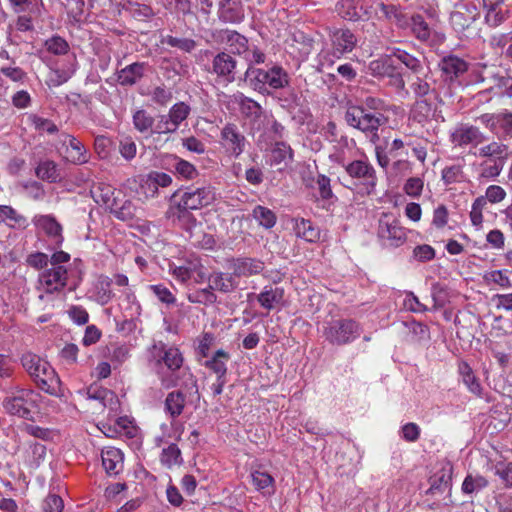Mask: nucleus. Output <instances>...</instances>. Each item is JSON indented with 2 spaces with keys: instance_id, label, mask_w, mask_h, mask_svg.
Listing matches in <instances>:
<instances>
[{
  "instance_id": "obj_47",
  "label": "nucleus",
  "mask_w": 512,
  "mask_h": 512,
  "mask_svg": "<svg viewBox=\"0 0 512 512\" xmlns=\"http://www.w3.org/2000/svg\"><path fill=\"white\" fill-rule=\"evenodd\" d=\"M160 461L168 468L181 464V451L178 446L176 444H170L167 448H164L161 453Z\"/></svg>"
},
{
  "instance_id": "obj_45",
  "label": "nucleus",
  "mask_w": 512,
  "mask_h": 512,
  "mask_svg": "<svg viewBox=\"0 0 512 512\" xmlns=\"http://www.w3.org/2000/svg\"><path fill=\"white\" fill-rule=\"evenodd\" d=\"M187 299L190 303L210 305L216 302L217 297L208 286V288L189 292L187 294Z\"/></svg>"
},
{
  "instance_id": "obj_14",
  "label": "nucleus",
  "mask_w": 512,
  "mask_h": 512,
  "mask_svg": "<svg viewBox=\"0 0 512 512\" xmlns=\"http://www.w3.org/2000/svg\"><path fill=\"white\" fill-rule=\"evenodd\" d=\"M223 147L233 156L238 157L245 149L246 138L235 124H227L221 130Z\"/></svg>"
},
{
  "instance_id": "obj_3",
  "label": "nucleus",
  "mask_w": 512,
  "mask_h": 512,
  "mask_svg": "<svg viewBox=\"0 0 512 512\" xmlns=\"http://www.w3.org/2000/svg\"><path fill=\"white\" fill-rule=\"evenodd\" d=\"M215 200L216 189L211 185L188 188L173 195L174 205L170 207L168 214L174 215V209H177L179 214H186L190 210H198L207 207ZM178 217H180V215H178Z\"/></svg>"
},
{
  "instance_id": "obj_44",
  "label": "nucleus",
  "mask_w": 512,
  "mask_h": 512,
  "mask_svg": "<svg viewBox=\"0 0 512 512\" xmlns=\"http://www.w3.org/2000/svg\"><path fill=\"white\" fill-rule=\"evenodd\" d=\"M252 215L259 225L266 229L272 228L276 223L274 212L264 206H256L253 209Z\"/></svg>"
},
{
  "instance_id": "obj_30",
  "label": "nucleus",
  "mask_w": 512,
  "mask_h": 512,
  "mask_svg": "<svg viewBox=\"0 0 512 512\" xmlns=\"http://www.w3.org/2000/svg\"><path fill=\"white\" fill-rule=\"evenodd\" d=\"M0 220L13 229H25L28 227L27 218L8 205H0Z\"/></svg>"
},
{
  "instance_id": "obj_57",
  "label": "nucleus",
  "mask_w": 512,
  "mask_h": 512,
  "mask_svg": "<svg viewBox=\"0 0 512 512\" xmlns=\"http://www.w3.org/2000/svg\"><path fill=\"white\" fill-rule=\"evenodd\" d=\"M28 120L39 132H47L49 134H53L58 131L57 126L49 119L31 114L29 115Z\"/></svg>"
},
{
  "instance_id": "obj_13",
  "label": "nucleus",
  "mask_w": 512,
  "mask_h": 512,
  "mask_svg": "<svg viewBox=\"0 0 512 512\" xmlns=\"http://www.w3.org/2000/svg\"><path fill=\"white\" fill-rule=\"evenodd\" d=\"M450 138L452 144L458 147L477 146L485 140V136L479 128L469 124L457 126L451 133Z\"/></svg>"
},
{
  "instance_id": "obj_5",
  "label": "nucleus",
  "mask_w": 512,
  "mask_h": 512,
  "mask_svg": "<svg viewBox=\"0 0 512 512\" xmlns=\"http://www.w3.org/2000/svg\"><path fill=\"white\" fill-rule=\"evenodd\" d=\"M331 49H323L319 53V66H332L336 59H340L344 54L351 52L356 44L357 38L354 33L347 28H334L329 31Z\"/></svg>"
},
{
  "instance_id": "obj_42",
  "label": "nucleus",
  "mask_w": 512,
  "mask_h": 512,
  "mask_svg": "<svg viewBox=\"0 0 512 512\" xmlns=\"http://www.w3.org/2000/svg\"><path fill=\"white\" fill-rule=\"evenodd\" d=\"M173 160L172 166L178 177L193 180L198 176V170L192 163L179 157H174Z\"/></svg>"
},
{
  "instance_id": "obj_10",
  "label": "nucleus",
  "mask_w": 512,
  "mask_h": 512,
  "mask_svg": "<svg viewBox=\"0 0 512 512\" xmlns=\"http://www.w3.org/2000/svg\"><path fill=\"white\" fill-rule=\"evenodd\" d=\"M68 271L64 266L46 269L39 275L38 289L46 294L61 292L67 284Z\"/></svg>"
},
{
  "instance_id": "obj_53",
  "label": "nucleus",
  "mask_w": 512,
  "mask_h": 512,
  "mask_svg": "<svg viewBox=\"0 0 512 512\" xmlns=\"http://www.w3.org/2000/svg\"><path fill=\"white\" fill-rule=\"evenodd\" d=\"M411 22L412 32L416 38L420 41H427L430 37V28L423 17L420 15L413 16Z\"/></svg>"
},
{
  "instance_id": "obj_39",
  "label": "nucleus",
  "mask_w": 512,
  "mask_h": 512,
  "mask_svg": "<svg viewBox=\"0 0 512 512\" xmlns=\"http://www.w3.org/2000/svg\"><path fill=\"white\" fill-rule=\"evenodd\" d=\"M229 359V354L226 351L219 349L215 352L212 359L206 362V366L217 374L219 379H221L226 375V364Z\"/></svg>"
},
{
  "instance_id": "obj_52",
  "label": "nucleus",
  "mask_w": 512,
  "mask_h": 512,
  "mask_svg": "<svg viewBox=\"0 0 512 512\" xmlns=\"http://www.w3.org/2000/svg\"><path fill=\"white\" fill-rule=\"evenodd\" d=\"M118 151L126 161H131L136 157L137 145L132 137L125 136L119 141Z\"/></svg>"
},
{
  "instance_id": "obj_18",
  "label": "nucleus",
  "mask_w": 512,
  "mask_h": 512,
  "mask_svg": "<svg viewBox=\"0 0 512 512\" xmlns=\"http://www.w3.org/2000/svg\"><path fill=\"white\" fill-rule=\"evenodd\" d=\"M337 14L346 20L358 21L370 17V12L359 4L358 0H338L335 5Z\"/></svg>"
},
{
  "instance_id": "obj_61",
  "label": "nucleus",
  "mask_w": 512,
  "mask_h": 512,
  "mask_svg": "<svg viewBox=\"0 0 512 512\" xmlns=\"http://www.w3.org/2000/svg\"><path fill=\"white\" fill-rule=\"evenodd\" d=\"M72 74H73V71L68 72V71H61L58 69H52L49 72L48 77H47V81H46L47 85L50 87H58V86L64 84L65 82H67Z\"/></svg>"
},
{
  "instance_id": "obj_50",
  "label": "nucleus",
  "mask_w": 512,
  "mask_h": 512,
  "mask_svg": "<svg viewBox=\"0 0 512 512\" xmlns=\"http://www.w3.org/2000/svg\"><path fill=\"white\" fill-rule=\"evenodd\" d=\"M190 114V107L184 102H178L174 104L167 114L173 124L178 128L179 125L188 117Z\"/></svg>"
},
{
  "instance_id": "obj_20",
  "label": "nucleus",
  "mask_w": 512,
  "mask_h": 512,
  "mask_svg": "<svg viewBox=\"0 0 512 512\" xmlns=\"http://www.w3.org/2000/svg\"><path fill=\"white\" fill-rule=\"evenodd\" d=\"M87 396L90 400L98 401L103 408H108L110 412L116 413L119 408L117 395L113 391L96 384L89 386Z\"/></svg>"
},
{
  "instance_id": "obj_60",
  "label": "nucleus",
  "mask_w": 512,
  "mask_h": 512,
  "mask_svg": "<svg viewBox=\"0 0 512 512\" xmlns=\"http://www.w3.org/2000/svg\"><path fill=\"white\" fill-rule=\"evenodd\" d=\"M424 187V181L423 179L419 177H411L407 179V181L404 184V191L405 193L412 197V198H418L420 197Z\"/></svg>"
},
{
  "instance_id": "obj_63",
  "label": "nucleus",
  "mask_w": 512,
  "mask_h": 512,
  "mask_svg": "<svg viewBox=\"0 0 512 512\" xmlns=\"http://www.w3.org/2000/svg\"><path fill=\"white\" fill-rule=\"evenodd\" d=\"M22 187L26 195L34 200H41L45 195L43 185L37 181H27Z\"/></svg>"
},
{
  "instance_id": "obj_25",
  "label": "nucleus",
  "mask_w": 512,
  "mask_h": 512,
  "mask_svg": "<svg viewBox=\"0 0 512 512\" xmlns=\"http://www.w3.org/2000/svg\"><path fill=\"white\" fill-rule=\"evenodd\" d=\"M256 297L261 307L271 311L278 305L282 304L284 299V289L280 287L266 286Z\"/></svg>"
},
{
  "instance_id": "obj_31",
  "label": "nucleus",
  "mask_w": 512,
  "mask_h": 512,
  "mask_svg": "<svg viewBox=\"0 0 512 512\" xmlns=\"http://www.w3.org/2000/svg\"><path fill=\"white\" fill-rule=\"evenodd\" d=\"M264 269V264L260 260L251 259V258H239L236 259L233 263V273L234 275L241 276H251L260 273Z\"/></svg>"
},
{
  "instance_id": "obj_54",
  "label": "nucleus",
  "mask_w": 512,
  "mask_h": 512,
  "mask_svg": "<svg viewBox=\"0 0 512 512\" xmlns=\"http://www.w3.org/2000/svg\"><path fill=\"white\" fill-rule=\"evenodd\" d=\"M488 485V481L482 476L468 475L462 483V491L466 494L478 492Z\"/></svg>"
},
{
  "instance_id": "obj_23",
  "label": "nucleus",
  "mask_w": 512,
  "mask_h": 512,
  "mask_svg": "<svg viewBox=\"0 0 512 512\" xmlns=\"http://www.w3.org/2000/svg\"><path fill=\"white\" fill-rule=\"evenodd\" d=\"M458 372L462 383L466 386L468 391L477 397H482L483 387L470 365L465 361L459 362Z\"/></svg>"
},
{
  "instance_id": "obj_9",
  "label": "nucleus",
  "mask_w": 512,
  "mask_h": 512,
  "mask_svg": "<svg viewBox=\"0 0 512 512\" xmlns=\"http://www.w3.org/2000/svg\"><path fill=\"white\" fill-rule=\"evenodd\" d=\"M378 236L388 245L398 247L406 241L405 229L397 218L388 213L382 214L379 219Z\"/></svg>"
},
{
  "instance_id": "obj_33",
  "label": "nucleus",
  "mask_w": 512,
  "mask_h": 512,
  "mask_svg": "<svg viewBox=\"0 0 512 512\" xmlns=\"http://www.w3.org/2000/svg\"><path fill=\"white\" fill-rule=\"evenodd\" d=\"M36 176L49 183H56L61 180V173L58 165L52 160L41 161L35 168Z\"/></svg>"
},
{
  "instance_id": "obj_56",
  "label": "nucleus",
  "mask_w": 512,
  "mask_h": 512,
  "mask_svg": "<svg viewBox=\"0 0 512 512\" xmlns=\"http://www.w3.org/2000/svg\"><path fill=\"white\" fill-rule=\"evenodd\" d=\"M162 43L167 44L171 47H176L184 52H191L195 46L196 43L194 40L189 38H178L171 35L166 36Z\"/></svg>"
},
{
  "instance_id": "obj_15",
  "label": "nucleus",
  "mask_w": 512,
  "mask_h": 512,
  "mask_svg": "<svg viewBox=\"0 0 512 512\" xmlns=\"http://www.w3.org/2000/svg\"><path fill=\"white\" fill-rule=\"evenodd\" d=\"M347 174L361 180L369 190H373L377 183L376 171L367 161L355 160L345 166Z\"/></svg>"
},
{
  "instance_id": "obj_1",
  "label": "nucleus",
  "mask_w": 512,
  "mask_h": 512,
  "mask_svg": "<svg viewBox=\"0 0 512 512\" xmlns=\"http://www.w3.org/2000/svg\"><path fill=\"white\" fill-rule=\"evenodd\" d=\"M475 155L482 159L476 165L479 178L495 179L502 172L507 160L509 159V146L497 141H492L481 146Z\"/></svg>"
},
{
  "instance_id": "obj_21",
  "label": "nucleus",
  "mask_w": 512,
  "mask_h": 512,
  "mask_svg": "<svg viewBox=\"0 0 512 512\" xmlns=\"http://www.w3.org/2000/svg\"><path fill=\"white\" fill-rule=\"evenodd\" d=\"M213 72L227 82L235 80L234 70L236 68L235 59L227 53L221 52L213 59Z\"/></svg>"
},
{
  "instance_id": "obj_43",
  "label": "nucleus",
  "mask_w": 512,
  "mask_h": 512,
  "mask_svg": "<svg viewBox=\"0 0 512 512\" xmlns=\"http://www.w3.org/2000/svg\"><path fill=\"white\" fill-rule=\"evenodd\" d=\"M91 192L94 200L97 203L102 204L108 208H112V206L114 205L115 192L111 186L102 184L93 189Z\"/></svg>"
},
{
  "instance_id": "obj_49",
  "label": "nucleus",
  "mask_w": 512,
  "mask_h": 512,
  "mask_svg": "<svg viewBox=\"0 0 512 512\" xmlns=\"http://www.w3.org/2000/svg\"><path fill=\"white\" fill-rule=\"evenodd\" d=\"M432 104L427 98H420L417 100L412 108L414 119L418 122H423L432 115Z\"/></svg>"
},
{
  "instance_id": "obj_37",
  "label": "nucleus",
  "mask_w": 512,
  "mask_h": 512,
  "mask_svg": "<svg viewBox=\"0 0 512 512\" xmlns=\"http://www.w3.org/2000/svg\"><path fill=\"white\" fill-rule=\"evenodd\" d=\"M134 128L141 134H152L155 119L145 110L138 109L132 117Z\"/></svg>"
},
{
  "instance_id": "obj_17",
  "label": "nucleus",
  "mask_w": 512,
  "mask_h": 512,
  "mask_svg": "<svg viewBox=\"0 0 512 512\" xmlns=\"http://www.w3.org/2000/svg\"><path fill=\"white\" fill-rule=\"evenodd\" d=\"M35 227L43 231L56 245L63 242L62 226L52 215H35L32 219Z\"/></svg>"
},
{
  "instance_id": "obj_16",
  "label": "nucleus",
  "mask_w": 512,
  "mask_h": 512,
  "mask_svg": "<svg viewBox=\"0 0 512 512\" xmlns=\"http://www.w3.org/2000/svg\"><path fill=\"white\" fill-rule=\"evenodd\" d=\"M112 280L105 275H100L88 291V298L97 304L104 306L114 297Z\"/></svg>"
},
{
  "instance_id": "obj_34",
  "label": "nucleus",
  "mask_w": 512,
  "mask_h": 512,
  "mask_svg": "<svg viewBox=\"0 0 512 512\" xmlns=\"http://www.w3.org/2000/svg\"><path fill=\"white\" fill-rule=\"evenodd\" d=\"M145 64L135 62L123 68L118 73V81L121 85L135 84L144 73Z\"/></svg>"
},
{
  "instance_id": "obj_36",
  "label": "nucleus",
  "mask_w": 512,
  "mask_h": 512,
  "mask_svg": "<svg viewBox=\"0 0 512 512\" xmlns=\"http://www.w3.org/2000/svg\"><path fill=\"white\" fill-rule=\"evenodd\" d=\"M483 279L488 286H497L502 289L512 287V281L509 277L508 270H492L487 271L483 275Z\"/></svg>"
},
{
  "instance_id": "obj_55",
  "label": "nucleus",
  "mask_w": 512,
  "mask_h": 512,
  "mask_svg": "<svg viewBox=\"0 0 512 512\" xmlns=\"http://www.w3.org/2000/svg\"><path fill=\"white\" fill-rule=\"evenodd\" d=\"M507 193L503 187L500 185H490L486 188L485 195L479 196L478 198H483L485 204H497L503 201L506 197Z\"/></svg>"
},
{
  "instance_id": "obj_19",
  "label": "nucleus",
  "mask_w": 512,
  "mask_h": 512,
  "mask_svg": "<svg viewBox=\"0 0 512 512\" xmlns=\"http://www.w3.org/2000/svg\"><path fill=\"white\" fill-rule=\"evenodd\" d=\"M375 15L379 20H387L395 23L398 27L404 28L408 26L409 22L407 17L402 13L399 7L395 5H388L382 1H375Z\"/></svg>"
},
{
  "instance_id": "obj_62",
  "label": "nucleus",
  "mask_w": 512,
  "mask_h": 512,
  "mask_svg": "<svg viewBox=\"0 0 512 512\" xmlns=\"http://www.w3.org/2000/svg\"><path fill=\"white\" fill-rule=\"evenodd\" d=\"M177 130V127L173 124L168 115H161L154 123L152 134H168L173 133Z\"/></svg>"
},
{
  "instance_id": "obj_46",
  "label": "nucleus",
  "mask_w": 512,
  "mask_h": 512,
  "mask_svg": "<svg viewBox=\"0 0 512 512\" xmlns=\"http://www.w3.org/2000/svg\"><path fill=\"white\" fill-rule=\"evenodd\" d=\"M392 59L395 58L403 63L408 69L414 73H419L422 69L420 61L413 55L399 48L393 49L391 53Z\"/></svg>"
},
{
  "instance_id": "obj_6",
  "label": "nucleus",
  "mask_w": 512,
  "mask_h": 512,
  "mask_svg": "<svg viewBox=\"0 0 512 512\" xmlns=\"http://www.w3.org/2000/svg\"><path fill=\"white\" fill-rule=\"evenodd\" d=\"M245 76L254 90L260 92L266 91L268 87L274 90L283 89L290 82L288 73L278 65H274L268 70L248 67Z\"/></svg>"
},
{
  "instance_id": "obj_35",
  "label": "nucleus",
  "mask_w": 512,
  "mask_h": 512,
  "mask_svg": "<svg viewBox=\"0 0 512 512\" xmlns=\"http://www.w3.org/2000/svg\"><path fill=\"white\" fill-rule=\"evenodd\" d=\"M255 489L263 494L274 493V478L267 472L254 470L250 474Z\"/></svg>"
},
{
  "instance_id": "obj_29",
  "label": "nucleus",
  "mask_w": 512,
  "mask_h": 512,
  "mask_svg": "<svg viewBox=\"0 0 512 512\" xmlns=\"http://www.w3.org/2000/svg\"><path fill=\"white\" fill-rule=\"evenodd\" d=\"M229 103L237 104L241 112L247 117L258 118L262 113L261 106L243 93L237 92L230 97Z\"/></svg>"
},
{
  "instance_id": "obj_4",
  "label": "nucleus",
  "mask_w": 512,
  "mask_h": 512,
  "mask_svg": "<svg viewBox=\"0 0 512 512\" xmlns=\"http://www.w3.org/2000/svg\"><path fill=\"white\" fill-rule=\"evenodd\" d=\"M41 395L29 388H11L3 400V408L10 415L30 418L38 409Z\"/></svg>"
},
{
  "instance_id": "obj_58",
  "label": "nucleus",
  "mask_w": 512,
  "mask_h": 512,
  "mask_svg": "<svg viewBox=\"0 0 512 512\" xmlns=\"http://www.w3.org/2000/svg\"><path fill=\"white\" fill-rule=\"evenodd\" d=\"M149 289L154 293V295L161 301L167 305L174 304L176 302L175 296L172 292L163 284H154L150 285Z\"/></svg>"
},
{
  "instance_id": "obj_59",
  "label": "nucleus",
  "mask_w": 512,
  "mask_h": 512,
  "mask_svg": "<svg viewBox=\"0 0 512 512\" xmlns=\"http://www.w3.org/2000/svg\"><path fill=\"white\" fill-rule=\"evenodd\" d=\"M46 49L55 55L67 53L69 49L68 43L59 36H54L45 42Z\"/></svg>"
},
{
  "instance_id": "obj_64",
  "label": "nucleus",
  "mask_w": 512,
  "mask_h": 512,
  "mask_svg": "<svg viewBox=\"0 0 512 512\" xmlns=\"http://www.w3.org/2000/svg\"><path fill=\"white\" fill-rule=\"evenodd\" d=\"M152 100L162 106L167 105L172 99V92L165 86H157L151 92Z\"/></svg>"
},
{
  "instance_id": "obj_38",
  "label": "nucleus",
  "mask_w": 512,
  "mask_h": 512,
  "mask_svg": "<svg viewBox=\"0 0 512 512\" xmlns=\"http://www.w3.org/2000/svg\"><path fill=\"white\" fill-rule=\"evenodd\" d=\"M293 153L289 145L277 142L271 150L270 160L272 165L287 166L292 161Z\"/></svg>"
},
{
  "instance_id": "obj_2",
  "label": "nucleus",
  "mask_w": 512,
  "mask_h": 512,
  "mask_svg": "<svg viewBox=\"0 0 512 512\" xmlns=\"http://www.w3.org/2000/svg\"><path fill=\"white\" fill-rule=\"evenodd\" d=\"M21 362L25 370L43 391L57 395L60 389V379L53 367L44 359L33 353L22 356Z\"/></svg>"
},
{
  "instance_id": "obj_28",
  "label": "nucleus",
  "mask_w": 512,
  "mask_h": 512,
  "mask_svg": "<svg viewBox=\"0 0 512 512\" xmlns=\"http://www.w3.org/2000/svg\"><path fill=\"white\" fill-rule=\"evenodd\" d=\"M221 39L233 54L243 56L247 52L249 43L246 37L236 31L225 30L221 33Z\"/></svg>"
},
{
  "instance_id": "obj_7",
  "label": "nucleus",
  "mask_w": 512,
  "mask_h": 512,
  "mask_svg": "<svg viewBox=\"0 0 512 512\" xmlns=\"http://www.w3.org/2000/svg\"><path fill=\"white\" fill-rule=\"evenodd\" d=\"M361 334V325L349 318L335 319L323 327V336L332 345L342 346L356 340Z\"/></svg>"
},
{
  "instance_id": "obj_51",
  "label": "nucleus",
  "mask_w": 512,
  "mask_h": 512,
  "mask_svg": "<svg viewBox=\"0 0 512 512\" xmlns=\"http://www.w3.org/2000/svg\"><path fill=\"white\" fill-rule=\"evenodd\" d=\"M9 2L16 13H35L43 5L42 0H9Z\"/></svg>"
},
{
  "instance_id": "obj_40",
  "label": "nucleus",
  "mask_w": 512,
  "mask_h": 512,
  "mask_svg": "<svg viewBox=\"0 0 512 512\" xmlns=\"http://www.w3.org/2000/svg\"><path fill=\"white\" fill-rule=\"evenodd\" d=\"M185 406V397L181 392H171L165 400V409L172 418L179 416Z\"/></svg>"
},
{
  "instance_id": "obj_8",
  "label": "nucleus",
  "mask_w": 512,
  "mask_h": 512,
  "mask_svg": "<svg viewBox=\"0 0 512 512\" xmlns=\"http://www.w3.org/2000/svg\"><path fill=\"white\" fill-rule=\"evenodd\" d=\"M347 123L371 136V140H379L378 129L386 122L383 114L378 112H369L363 107L352 106L348 108L345 114Z\"/></svg>"
},
{
  "instance_id": "obj_24",
  "label": "nucleus",
  "mask_w": 512,
  "mask_h": 512,
  "mask_svg": "<svg viewBox=\"0 0 512 512\" xmlns=\"http://www.w3.org/2000/svg\"><path fill=\"white\" fill-rule=\"evenodd\" d=\"M102 465L109 475H116L122 470L123 454L120 449L107 447L101 452Z\"/></svg>"
},
{
  "instance_id": "obj_26",
  "label": "nucleus",
  "mask_w": 512,
  "mask_h": 512,
  "mask_svg": "<svg viewBox=\"0 0 512 512\" xmlns=\"http://www.w3.org/2000/svg\"><path fill=\"white\" fill-rule=\"evenodd\" d=\"M439 67L447 79L453 80L467 71L468 64L463 59L451 55L444 57Z\"/></svg>"
},
{
  "instance_id": "obj_27",
  "label": "nucleus",
  "mask_w": 512,
  "mask_h": 512,
  "mask_svg": "<svg viewBox=\"0 0 512 512\" xmlns=\"http://www.w3.org/2000/svg\"><path fill=\"white\" fill-rule=\"evenodd\" d=\"M66 145V159L73 164H84L88 161V153L84 145L75 137L67 136L64 141Z\"/></svg>"
},
{
  "instance_id": "obj_11",
  "label": "nucleus",
  "mask_w": 512,
  "mask_h": 512,
  "mask_svg": "<svg viewBox=\"0 0 512 512\" xmlns=\"http://www.w3.org/2000/svg\"><path fill=\"white\" fill-rule=\"evenodd\" d=\"M159 362H163L167 369L171 372L169 375L161 374L160 380L165 388L174 387L178 383L175 372L183 365V356L176 347H163L162 355Z\"/></svg>"
},
{
  "instance_id": "obj_12",
  "label": "nucleus",
  "mask_w": 512,
  "mask_h": 512,
  "mask_svg": "<svg viewBox=\"0 0 512 512\" xmlns=\"http://www.w3.org/2000/svg\"><path fill=\"white\" fill-rule=\"evenodd\" d=\"M478 120L492 133H501L512 137V112L485 113Z\"/></svg>"
},
{
  "instance_id": "obj_32",
  "label": "nucleus",
  "mask_w": 512,
  "mask_h": 512,
  "mask_svg": "<svg viewBox=\"0 0 512 512\" xmlns=\"http://www.w3.org/2000/svg\"><path fill=\"white\" fill-rule=\"evenodd\" d=\"M209 287L212 291L223 293L231 292L235 289L236 283L233 277L223 272H213L208 276Z\"/></svg>"
},
{
  "instance_id": "obj_41",
  "label": "nucleus",
  "mask_w": 512,
  "mask_h": 512,
  "mask_svg": "<svg viewBox=\"0 0 512 512\" xmlns=\"http://www.w3.org/2000/svg\"><path fill=\"white\" fill-rule=\"evenodd\" d=\"M394 68L395 67L391 55H387L385 57L373 60L369 64L370 72L373 75L379 77H386L390 72H393Z\"/></svg>"
},
{
  "instance_id": "obj_48",
  "label": "nucleus",
  "mask_w": 512,
  "mask_h": 512,
  "mask_svg": "<svg viewBox=\"0 0 512 512\" xmlns=\"http://www.w3.org/2000/svg\"><path fill=\"white\" fill-rule=\"evenodd\" d=\"M486 206L487 205L485 204V201L483 198L477 197L472 203L469 216H470L471 223L476 228V230L482 229L483 220H484L483 211L486 208Z\"/></svg>"
},
{
  "instance_id": "obj_22",
  "label": "nucleus",
  "mask_w": 512,
  "mask_h": 512,
  "mask_svg": "<svg viewBox=\"0 0 512 512\" xmlns=\"http://www.w3.org/2000/svg\"><path fill=\"white\" fill-rule=\"evenodd\" d=\"M293 230L298 238L309 243H317L321 238L320 228L308 219H295Z\"/></svg>"
}]
</instances>
